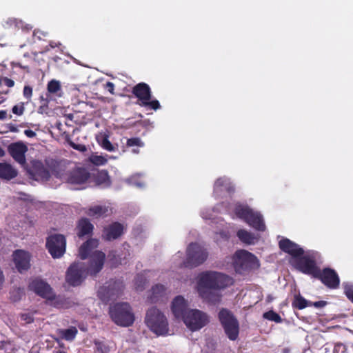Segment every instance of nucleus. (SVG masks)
Wrapping results in <instances>:
<instances>
[{
    "label": "nucleus",
    "mask_w": 353,
    "mask_h": 353,
    "mask_svg": "<svg viewBox=\"0 0 353 353\" xmlns=\"http://www.w3.org/2000/svg\"><path fill=\"white\" fill-rule=\"evenodd\" d=\"M99 245V240L90 239L83 243L79 249V256L82 260L89 257L88 264L84 262H74L68 268L65 281L71 286L80 285L88 275L95 276L102 270L105 254L102 251L91 252Z\"/></svg>",
    "instance_id": "1"
},
{
    "label": "nucleus",
    "mask_w": 353,
    "mask_h": 353,
    "mask_svg": "<svg viewBox=\"0 0 353 353\" xmlns=\"http://www.w3.org/2000/svg\"><path fill=\"white\" fill-rule=\"evenodd\" d=\"M198 291L200 295L212 303L219 302L220 294H207L209 290H222L233 284L230 276L215 271H205L198 276Z\"/></svg>",
    "instance_id": "2"
},
{
    "label": "nucleus",
    "mask_w": 353,
    "mask_h": 353,
    "mask_svg": "<svg viewBox=\"0 0 353 353\" xmlns=\"http://www.w3.org/2000/svg\"><path fill=\"white\" fill-rule=\"evenodd\" d=\"M28 172L32 179L36 181H48L50 178V172L57 178H61L60 163L54 159H46L45 165L41 161L32 160Z\"/></svg>",
    "instance_id": "3"
},
{
    "label": "nucleus",
    "mask_w": 353,
    "mask_h": 353,
    "mask_svg": "<svg viewBox=\"0 0 353 353\" xmlns=\"http://www.w3.org/2000/svg\"><path fill=\"white\" fill-rule=\"evenodd\" d=\"M209 256L208 249L197 242L190 243L185 250V259L181 266L187 268H194L203 264Z\"/></svg>",
    "instance_id": "4"
},
{
    "label": "nucleus",
    "mask_w": 353,
    "mask_h": 353,
    "mask_svg": "<svg viewBox=\"0 0 353 353\" xmlns=\"http://www.w3.org/2000/svg\"><path fill=\"white\" fill-rule=\"evenodd\" d=\"M145 323L149 329L157 335H165L168 332L167 319L156 307H152L147 311Z\"/></svg>",
    "instance_id": "5"
},
{
    "label": "nucleus",
    "mask_w": 353,
    "mask_h": 353,
    "mask_svg": "<svg viewBox=\"0 0 353 353\" xmlns=\"http://www.w3.org/2000/svg\"><path fill=\"white\" fill-rule=\"evenodd\" d=\"M110 316L114 323L119 326L129 327L134 321L130 305L127 303H118L110 307Z\"/></svg>",
    "instance_id": "6"
},
{
    "label": "nucleus",
    "mask_w": 353,
    "mask_h": 353,
    "mask_svg": "<svg viewBox=\"0 0 353 353\" xmlns=\"http://www.w3.org/2000/svg\"><path fill=\"white\" fill-rule=\"evenodd\" d=\"M232 263L235 271L241 274L258 268L259 264L257 258L252 253L244 250H237L233 257Z\"/></svg>",
    "instance_id": "7"
},
{
    "label": "nucleus",
    "mask_w": 353,
    "mask_h": 353,
    "mask_svg": "<svg viewBox=\"0 0 353 353\" xmlns=\"http://www.w3.org/2000/svg\"><path fill=\"white\" fill-rule=\"evenodd\" d=\"M218 319L228 338L231 341L236 340L239 334V323L234 314L228 309L221 308Z\"/></svg>",
    "instance_id": "8"
},
{
    "label": "nucleus",
    "mask_w": 353,
    "mask_h": 353,
    "mask_svg": "<svg viewBox=\"0 0 353 353\" xmlns=\"http://www.w3.org/2000/svg\"><path fill=\"white\" fill-rule=\"evenodd\" d=\"M132 93L140 101V105L154 110L161 108L157 99H152L151 88L146 83L141 82L135 85L132 88Z\"/></svg>",
    "instance_id": "9"
},
{
    "label": "nucleus",
    "mask_w": 353,
    "mask_h": 353,
    "mask_svg": "<svg viewBox=\"0 0 353 353\" xmlns=\"http://www.w3.org/2000/svg\"><path fill=\"white\" fill-rule=\"evenodd\" d=\"M183 321L191 331H196L205 326L209 322V319L205 312L196 309H190Z\"/></svg>",
    "instance_id": "10"
},
{
    "label": "nucleus",
    "mask_w": 353,
    "mask_h": 353,
    "mask_svg": "<svg viewBox=\"0 0 353 353\" xmlns=\"http://www.w3.org/2000/svg\"><path fill=\"white\" fill-rule=\"evenodd\" d=\"M46 247L53 259H60L65 252V237L60 234H51L46 239Z\"/></svg>",
    "instance_id": "11"
},
{
    "label": "nucleus",
    "mask_w": 353,
    "mask_h": 353,
    "mask_svg": "<svg viewBox=\"0 0 353 353\" xmlns=\"http://www.w3.org/2000/svg\"><path fill=\"white\" fill-rule=\"evenodd\" d=\"M234 213L243 221H263L260 212L250 207L247 203L236 202L234 204Z\"/></svg>",
    "instance_id": "12"
},
{
    "label": "nucleus",
    "mask_w": 353,
    "mask_h": 353,
    "mask_svg": "<svg viewBox=\"0 0 353 353\" xmlns=\"http://www.w3.org/2000/svg\"><path fill=\"white\" fill-rule=\"evenodd\" d=\"M235 188L229 179L223 176L218 178L214 184L213 195L216 199L232 197Z\"/></svg>",
    "instance_id": "13"
},
{
    "label": "nucleus",
    "mask_w": 353,
    "mask_h": 353,
    "mask_svg": "<svg viewBox=\"0 0 353 353\" xmlns=\"http://www.w3.org/2000/svg\"><path fill=\"white\" fill-rule=\"evenodd\" d=\"M316 279L319 280L325 287L335 290L339 288L340 278L335 270L330 268H324L319 270Z\"/></svg>",
    "instance_id": "14"
},
{
    "label": "nucleus",
    "mask_w": 353,
    "mask_h": 353,
    "mask_svg": "<svg viewBox=\"0 0 353 353\" xmlns=\"http://www.w3.org/2000/svg\"><path fill=\"white\" fill-rule=\"evenodd\" d=\"M28 290L34 292L42 298L49 300H53L54 299L52 288L48 283L42 279H35L32 280L29 283Z\"/></svg>",
    "instance_id": "15"
},
{
    "label": "nucleus",
    "mask_w": 353,
    "mask_h": 353,
    "mask_svg": "<svg viewBox=\"0 0 353 353\" xmlns=\"http://www.w3.org/2000/svg\"><path fill=\"white\" fill-rule=\"evenodd\" d=\"M12 259L17 271L23 274L27 272L31 266L30 254L23 250H16L12 253Z\"/></svg>",
    "instance_id": "16"
},
{
    "label": "nucleus",
    "mask_w": 353,
    "mask_h": 353,
    "mask_svg": "<svg viewBox=\"0 0 353 353\" xmlns=\"http://www.w3.org/2000/svg\"><path fill=\"white\" fill-rule=\"evenodd\" d=\"M296 268L303 273L310 275L314 279L321 269L314 259L307 256H301L297 259Z\"/></svg>",
    "instance_id": "17"
},
{
    "label": "nucleus",
    "mask_w": 353,
    "mask_h": 353,
    "mask_svg": "<svg viewBox=\"0 0 353 353\" xmlns=\"http://www.w3.org/2000/svg\"><path fill=\"white\" fill-rule=\"evenodd\" d=\"M91 178V174L83 168H76L67 174L66 181L72 185H81L87 183Z\"/></svg>",
    "instance_id": "18"
},
{
    "label": "nucleus",
    "mask_w": 353,
    "mask_h": 353,
    "mask_svg": "<svg viewBox=\"0 0 353 353\" xmlns=\"http://www.w3.org/2000/svg\"><path fill=\"white\" fill-rule=\"evenodd\" d=\"M27 150V146L21 142L13 143L8 146V152L11 157L23 166L26 164L25 154Z\"/></svg>",
    "instance_id": "19"
},
{
    "label": "nucleus",
    "mask_w": 353,
    "mask_h": 353,
    "mask_svg": "<svg viewBox=\"0 0 353 353\" xmlns=\"http://www.w3.org/2000/svg\"><path fill=\"white\" fill-rule=\"evenodd\" d=\"M188 303L185 299L179 295L172 302V312L176 319H183L188 312L190 310L188 307Z\"/></svg>",
    "instance_id": "20"
},
{
    "label": "nucleus",
    "mask_w": 353,
    "mask_h": 353,
    "mask_svg": "<svg viewBox=\"0 0 353 353\" xmlns=\"http://www.w3.org/2000/svg\"><path fill=\"white\" fill-rule=\"evenodd\" d=\"M279 246L283 252L288 253L294 258H299L304 254L303 248L287 238L279 241Z\"/></svg>",
    "instance_id": "21"
},
{
    "label": "nucleus",
    "mask_w": 353,
    "mask_h": 353,
    "mask_svg": "<svg viewBox=\"0 0 353 353\" xmlns=\"http://www.w3.org/2000/svg\"><path fill=\"white\" fill-rule=\"evenodd\" d=\"M123 232V225L119 222H112L104 228L102 236L105 241H110L120 237Z\"/></svg>",
    "instance_id": "22"
},
{
    "label": "nucleus",
    "mask_w": 353,
    "mask_h": 353,
    "mask_svg": "<svg viewBox=\"0 0 353 353\" xmlns=\"http://www.w3.org/2000/svg\"><path fill=\"white\" fill-rule=\"evenodd\" d=\"M112 213V209L106 205H94L88 208L86 214L93 218L99 219L107 216Z\"/></svg>",
    "instance_id": "23"
},
{
    "label": "nucleus",
    "mask_w": 353,
    "mask_h": 353,
    "mask_svg": "<svg viewBox=\"0 0 353 353\" xmlns=\"http://www.w3.org/2000/svg\"><path fill=\"white\" fill-rule=\"evenodd\" d=\"M96 185L108 187L111 181L107 170L98 171L96 174L91 175V178Z\"/></svg>",
    "instance_id": "24"
},
{
    "label": "nucleus",
    "mask_w": 353,
    "mask_h": 353,
    "mask_svg": "<svg viewBox=\"0 0 353 353\" xmlns=\"http://www.w3.org/2000/svg\"><path fill=\"white\" fill-rule=\"evenodd\" d=\"M99 145L104 150L108 152H115L117 150V145H114L109 140V134L108 132H101L96 137Z\"/></svg>",
    "instance_id": "25"
},
{
    "label": "nucleus",
    "mask_w": 353,
    "mask_h": 353,
    "mask_svg": "<svg viewBox=\"0 0 353 353\" xmlns=\"http://www.w3.org/2000/svg\"><path fill=\"white\" fill-rule=\"evenodd\" d=\"M57 332L61 339L72 341L78 333V330L76 327L71 326L68 329H58Z\"/></svg>",
    "instance_id": "26"
},
{
    "label": "nucleus",
    "mask_w": 353,
    "mask_h": 353,
    "mask_svg": "<svg viewBox=\"0 0 353 353\" xmlns=\"http://www.w3.org/2000/svg\"><path fill=\"white\" fill-rule=\"evenodd\" d=\"M18 172L11 165L1 163V179L10 180L17 176Z\"/></svg>",
    "instance_id": "27"
},
{
    "label": "nucleus",
    "mask_w": 353,
    "mask_h": 353,
    "mask_svg": "<svg viewBox=\"0 0 353 353\" xmlns=\"http://www.w3.org/2000/svg\"><path fill=\"white\" fill-rule=\"evenodd\" d=\"M93 229L94 226L91 222H79L77 227V236L79 238H82L85 236L90 235L92 233Z\"/></svg>",
    "instance_id": "28"
},
{
    "label": "nucleus",
    "mask_w": 353,
    "mask_h": 353,
    "mask_svg": "<svg viewBox=\"0 0 353 353\" xmlns=\"http://www.w3.org/2000/svg\"><path fill=\"white\" fill-rule=\"evenodd\" d=\"M293 308L303 310L308 306H312V301L306 300L300 294H295L292 302Z\"/></svg>",
    "instance_id": "29"
},
{
    "label": "nucleus",
    "mask_w": 353,
    "mask_h": 353,
    "mask_svg": "<svg viewBox=\"0 0 353 353\" xmlns=\"http://www.w3.org/2000/svg\"><path fill=\"white\" fill-rule=\"evenodd\" d=\"M236 234L239 240L244 243L250 245L254 243L255 237L254 234L245 230H239Z\"/></svg>",
    "instance_id": "30"
},
{
    "label": "nucleus",
    "mask_w": 353,
    "mask_h": 353,
    "mask_svg": "<svg viewBox=\"0 0 353 353\" xmlns=\"http://www.w3.org/2000/svg\"><path fill=\"white\" fill-rule=\"evenodd\" d=\"M24 295L23 288L14 287L10 292V299L13 302L19 301Z\"/></svg>",
    "instance_id": "31"
},
{
    "label": "nucleus",
    "mask_w": 353,
    "mask_h": 353,
    "mask_svg": "<svg viewBox=\"0 0 353 353\" xmlns=\"http://www.w3.org/2000/svg\"><path fill=\"white\" fill-rule=\"evenodd\" d=\"M165 292V288L163 285L157 284L152 288V296L151 299L152 301H157L158 298L161 297Z\"/></svg>",
    "instance_id": "32"
},
{
    "label": "nucleus",
    "mask_w": 353,
    "mask_h": 353,
    "mask_svg": "<svg viewBox=\"0 0 353 353\" xmlns=\"http://www.w3.org/2000/svg\"><path fill=\"white\" fill-rule=\"evenodd\" d=\"M263 317L265 319L274 321L277 323H281L283 321L281 316L273 310H270L263 313Z\"/></svg>",
    "instance_id": "33"
},
{
    "label": "nucleus",
    "mask_w": 353,
    "mask_h": 353,
    "mask_svg": "<svg viewBox=\"0 0 353 353\" xmlns=\"http://www.w3.org/2000/svg\"><path fill=\"white\" fill-rule=\"evenodd\" d=\"M126 146L128 148H131L134 146H136L137 148H143L144 146V143L141 141V139L139 137H132L127 140Z\"/></svg>",
    "instance_id": "34"
},
{
    "label": "nucleus",
    "mask_w": 353,
    "mask_h": 353,
    "mask_svg": "<svg viewBox=\"0 0 353 353\" xmlns=\"http://www.w3.org/2000/svg\"><path fill=\"white\" fill-rule=\"evenodd\" d=\"M47 88L50 93L54 94L61 90V85L58 81L51 80L48 82Z\"/></svg>",
    "instance_id": "35"
},
{
    "label": "nucleus",
    "mask_w": 353,
    "mask_h": 353,
    "mask_svg": "<svg viewBox=\"0 0 353 353\" xmlns=\"http://www.w3.org/2000/svg\"><path fill=\"white\" fill-rule=\"evenodd\" d=\"M89 159L90 161L95 165H103L107 163V159L103 156L92 155Z\"/></svg>",
    "instance_id": "36"
},
{
    "label": "nucleus",
    "mask_w": 353,
    "mask_h": 353,
    "mask_svg": "<svg viewBox=\"0 0 353 353\" xmlns=\"http://www.w3.org/2000/svg\"><path fill=\"white\" fill-rule=\"evenodd\" d=\"M230 203L228 202H221L219 203H217L213 208L214 211H216L217 212H225V213H230L229 210V205Z\"/></svg>",
    "instance_id": "37"
},
{
    "label": "nucleus",
    "mask_w": 353,
    "mask_h": 353,
    "mask_svg": "<svg viewBox=\"0 0 353 353\" xmlns=\"http://www.w3.org/2000/svg\"><path fill=\"white\" fill-rule=\"evenodd\" d=\"M96 350L99 353H106L108 351H109L108 346L106 345L103 341H101L99 340H94L93 341Z\"/></svg>",
    "instance_id": "38"
},
{
    "label": "nucleus",
    "mask_w": 353,
    "mask_h": 353,
    "mask_svg": "<svg viewBox=\"0 0 353 353\" xmlns=\"http://www.w3.org/2000/svg\"><path fill=\"white\" fill-rule=\"evenodd\" d=\"M145 279L143 275L138 274L135 278V287L137 290H143L145 283Z\"/></svg>",
    "instance_id": "39"
},
{
    "label": "nucleus",
    "mask_w": 353,
    "mask_h": 353,
    "mask_svg": "<svg viewBox=\"0 0 353 353\" xmlns=\"http://www.w3.org/2000/svg\"><path fill=\"white\" fill-rule=\"evenodd\" d=\"M332 353H347V347L343 343H337L332 349Z\"/></svg>",
    "instance_id": "40"
},
{
    "label": "nucleus",
    "mask_w": 353,
    "mask_h": 353,
    "mask_svg": "<svg viewBox=\"0 0 353 353\" xmlns=\"http://www.w3.org/2000/svg\"><path fill=\"white\" fill-rule=\"evenodd\" d=\"M344 292L346 296L352 302L353 301V285L346 284L344 285Z\"/></svg>",
    "instance_id": "41"
},
{
    "label": "nucleus",
    "mask_w": 353,
    "mask_h": 353,
    "mask_svg": "<svg viewBox=\"0 0 353 353\" xmlns=\"http://www.w3.org/2000/svg\"><path fill=\"white\" fill-rule=\"evenodd\" d=\"M24 110H25L24 103H20L17 104L14 106H13V108L12 109V112L14 114L20 116V115L23 114Z\"/></svg>",
    "instance_id": "42"
},
{
    "label": "nucleus",
    "mask_w": 353,
    "mask_h": 353,
    "mask_svg": "<svg viewBox=\"0 0 353 353\" xmlns=\"http://www.w3.org/2000/svg\"><path fill=\"white\" fill-rule=\"evenodd\" d=\"M250 225L259 231H264L266 228L265 222H248Z\"/></svg>",
    "instance_id": "43"
},
{
    "label": "nucleus",
    "mask_w": 353,
    "mask_h": 353,
    "mask_svg": "<svg viewBox=\"0 0 353 353\" xmlns=\"http://www.w3.org/2000/svg\"><path fill=\"white\" fill-rule=\"evenodd\" d=\"M3 128H4V130H1V134H3V133L8 132H18L17 127L12 123L6 124L3 126Z\"/></svg>",
    "instance_id": "44"
},
{
    "label": "nucleus",
    "mask_w": 353,
    "mask_h": 353,
    "mask_svg": "<svg viewBox=\"0 0 353 353\" xmlns=\"http://www.w3.org/2000/svg\"><path fill=\"white\" fill-rule=\"evenodd\" d=\"M69 145L74 150L80 151V152H85L87 150V148L83 144H76L72 141H70Z\"/></svg>",
    "instance_id": "45"
},
{
    "label": "nucleus",
    "mask_w": 353,
    "mask_h": 353,
    "mask_svg": "<svg viewBox=\"0 0 353 353\" xmlns=\"http://www.w3.org/2000/svg\"><path fill=\"white\" fill-rule=\"evenodd\" d=\"M23 96L28 100L30 99L32 95V88L30 85H25L23 91Z\"/></svg>",
    "instance_id": "46"
},
{
    "label": "nucleus",
    "mask_w": 353,
    "mask_h": 353,
    "mask_svg": "<svg viewBox=\"0 0 353 353\" xmlns=\"http://www.w3.org/2000/svg\"><path fill=\"white\" fill-rule=\"evenodd\" d=\"M21 318L23 321H26L27 323H31L34 321V318L30 314H22Z\"/></svg>",
    "instance_id": "47"
},
{
    "label": "nucleus",
    "mask_w": 353,
    "mask_h": 353,
    "mask_svg": "<svg viewBox=\"0 0 353 353\" xmlns=\"http://www.w3.org/2000/svg\"><path fill=\"white\" fill-rule=\"evenodd\" d=\"M105 88L112 94H114V84L112 82L108 81L105 85Z\"/></svg>",
    "instance_id": "48"
},
{
    "label": "nucleus",
    "mask_w": 353,
    "mask_h": 353,
    "mask_svg": "<svg viewBox=\"0 0 353 353\" xmlns=\"http://www.w3.org/2000/svg\"><path fill=\"white\" fill-rule=\"evenodd\" d=\"M327 305V302L325 301H319L316 302H312V306L316 308H322Z\"/></svg>",
    "instance_id": "49"
},
{
    "label": "nucleus",
    "mask_w": 353,
    "mask_h": 353,
    "mask_svg": "<svg viewBox=\"0 0 353 353\" xmlns=\"http://www.w3.org/2000/svg\"><path fill=\"white\" fill-rule=\"evenodd\" d=\"M2 81H3L6 85H7L8 88L13 87L14 85V81L9 78L5 77L3 79H1Z\"/></svg>",
    "instance_id": "50"
},
{
    "label": "nucleus",
    "mask_w": 353,
    "mask_h": 353,
    "mask_svg": "<svg viewBox=\"0 0 353 353\" xmlns=\"http://www.w3.org/2000/svg\"><path fill=\"white\" fill-rule=\"evenodd\" d=\"M24 134L29 138H33L36 137V132L32 130H26Z\"/></svg>",
    "instance_id": "51"
},
{
    "label": "nucleus",
    "mask_w": 353,
    "mask_h": 353,
    "mask_svg": "<svg viewBox=\"0 0 353 353\" xmlns=\"http://www.w3.org/2000/svg\"><path fill=\"white\" fill-rule=\"evenodd\" d=\"M321 350H322V351H325V353H327V352L332 353V350H331V347H328V346H327V345H325V346H323V347H322Z\"/></svg>",
    "instance_id": "52"
},
{
    "label": "nucleus",
    "mask_w": 353,
    "mask_h": 353,
    "mask_svg": "<svg viewBox=\"0 0 353 353\" xmlns=\"http://www.w3.org/2000/svg\"><path fill=\"white\" fill-rule=\"evenodd\" d=\"M7 118V112L5 110H1V120Z\"/></svg>",
    "instance_id": "53"
},
{
    "label": "nucleus",
    "mask_w": 353,
    "mask_h": 353,
    "mask_svg": "<svg viewBox=\"0 0 353 353\" xmlns=\"http://www.w3.org/2000/svg\"><path fill=\"white\" fill-rule=\"evenodd\" d=\"M132 152L133 153H134V154H138V153H139V150L138 148H133V149L132 150Z\"/></svg>",
    "instance_id": "54"
},
{
    "label": "nucleus",
    "mask_w": 353,
    "mask_h": 353,
    "mask_svg": "<svg viewBox=\"0 0 353 353\" xmlns=\"http://www.w3.org/2000/svg\"><path fill=\"white\" fill-rule=\"evenodd\" d=\"M108 296H113V295H115L116 293L113 292H110V290H108Z\"/></svg>",
    "instance_id": "55"
},
{
    "label": "nucleus",
    "mask_w": 353,
    "mask_h": 353,
    "mask_svg": "<svg viewBox=\"0 0 353 353\" xmlns=\"http://www.w3.org/2000/svg\"><path fill=\"white\" fill-rule=\"evenodd\" d=\"M67 117L70 119V120H72L73 119V115L72 114H69L67 115Z\"/></svg>",
    "instance_id": "56"
},
{
    "label": "nucleus",
    "mask_w": 353,
    "mask_h": 353,
    "mask_svg": "<svg viewBox=\"0 0 353 353\" xmlns=\"http://www.w3.org/2000/svg\"><path fill=\"white\" fill-rule=\"evenodd\" d=\"M79 221H89V219L87 218H81Z\"/></svg>",
    "instance_id": "57"
},
{
    "label": "nucleus",
    "mask_w": 353,
    "mask_h": 353,
    "mask_svg": "<svg viewBox=\"0 0 353 353\" xmlns=\"http://www.w3.org/2000/svg\"><path fill=\"white\" fill-rule=\"evenodd\" d=\"M4 154H5L4 151L3 150H1V157L3 156Z\"/></svg>",
    "instance_id": "58"
},
{
    "label": "nucleus",
    "mask_w": 353,
    "mask_h": 353,
    "mask_svg": "<svg viewBox=\"0 0 353 353\" xmlns=\"http://www.w3.org/2000/svg\"><path fill=\"white\" fill-rule=\"evenodd\" d=\"M57 353H67V352H63V351H59V352H57Z\"/></svg>",
    "instance_id": "59"
},
{
    "label": "nucleus",
    "mask_w": 353,
    "mask_h": 353,
    "mask_svg": "<svg viewBox=\"0 0 353 353\" xmlns=\"http://www.w3.org/2000/svg\"><path fill=\"white\" fill-rule=\"evenodd\" d=\"M1 282L3 281V274L1 273Z\"/></svg>",
    "instance_id": "60"
},
{
    "label": "nucleus",
    "mask_w": 353,
    "mask_h": 353,
    "mask_svg": "<svg viewBox=\"0 0 353 353\" xmlns=\"http://www.w3.org/2000/svg\"><path fill=\"white\" fill-rule=\"evenodd\" d=\"M113 284H114V285H119V283H117V281H114Z\"/></svg>",
    "instance_id": "61"
},
{
    "label": "nucleus",
    "mask_w": 353,
    "mask_h": 353,
    "mask_svg": "<svg viewBox=\"0 0 353 353\" xmlns=\"http://www.w3.org/2000/svg\"><path fill=\"white\" fill-rule=\"evenodd\" d=\"M352 303H353V301H352Z\"/></svg>",
    "instance_id": "62"
}]
</instances>
